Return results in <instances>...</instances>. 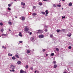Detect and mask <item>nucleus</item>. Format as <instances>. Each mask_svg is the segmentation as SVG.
I'll return each mask as SVG.
<instances>
[{"label":"nucleus","mask_w":73,"mask_h":73,"mask_svg":"<svg viewBox=\"0 0 73 73\" xmlns=\"http://www.w3.org/2000/svg\"><path fill=\"white\" fill-rule=\"evenodd\" d=\"M8 55L10 56V53L8 54Z\"/></svg>","instance_id":"nucleus-51"},{"label":"nucleus","mask_w":73,"mask_h":73,"mask_svg":"<svg viewBox=\"0 0 73 73\" xmlns=\"http://www.w3.org/2000/svg\"><path fill=\"white\" fill-rule=\"evenodd\" d=\"M44 31H45V32H47V31H48V30L47 29H45L44 30Z\"/></svg>","instance_id":"nucleus-33"},{"label":"nucleus","mask_w":73,"mask_h":73,"mask_svg":"<svg viewBox=\"0 0 73 73\" xmlns=\"http://www.w3.org/2000/svg\"><path fill=\"white\" fill-rule=\"evenodd\" d=\"M57 66V65L56 64H54V68H56V67Z\"/></svg>","instance_id":"nucleus-14"},{"label":"nucleus","mask_w":73,"mask_h":73,"mask_svg":"<svg viewBox=\"0 0 73 73\" xmlns=\"http://www.w3.org/2000/svg\"><path fill=\"white\" fill-rule=\"evenodd\" d=\"M12 71L13 72H15V70H12Z\"/></svg>","instance_id":"nucleus-45"},{"label":"nucleus","mask_w":73,"mask_h":73,"mask_svg":"<svg viewBox=\"0 0 73 73\" xmlns=\"http://www.w3.org/2000/svg\"><path fill=\"white\" fill-rule=\"evenodd\" d=\"M62 1H65V0H62Z\"/></svg>","instance_id":"nucleus-55"},{"label":"nucleus","mask_w":73,"mask_h":73,"mask_svg":"<svg viewBox=\"0 0 73 73\" xmlns=\"http://www.w3.org/2000/svg\"><path fill=\"white\" fill-rule=\"evenodd\" d=\"M41 13L43 15H45V13L44 12H42Z\"/></svg>","instance_id":"nucleus-22"},{"label":"nucleus","mask_w":73,"mask_h":73,"mask_svg":"<svg viewBox=\"0 0 73 73\" xmlns=\"http://www.w3.org/2000/svg\"><path fill=\"white\" fill-rule=\"evenodd\" d=\"M10 72H12V70H10Z\"/></svg>","instance_id":"nucleus-60"},{"label":"nucleus","mask_w":73,"mask_h":73,"mask_svg":"<svg viewBox=\"0 0 73 73\" xmlns=\"http://www.w3.org/2000/svg\"><path fill=\"white\" fill-rule=\"evenodd\" d=\"M68 5L69 7H71L72 5V3L71 2L69 3Z\"/></svg>","instance_id":"nucleus-8"},{"label":"nucleus","mask_w":73,"mask_h":73,"mask_svg":"<svg viewBox=\"0 0 73 73\" xmlns=\"http://www.w3.org/2000/svg\"><path fill=\"white\" fill-rule=\"evenodd\" d=\"M29 34H30V35H32V32H30V33H29Z\"/></svg>","instance_id":"nucleus-42"},{"label":"nucleus","mask_w":73,"mask_h":73,"mask_svg":"<svg viewBox=\"0 0 73 73\" xmlns=\"http://www.w3.org/2000/svg\"><path fill=\"white\" fill-rule=\"evenodd\" d=\"M0 25L2 26L3 25V23H0Z\"/></svg>","instance_id":"nucleus-35"},{"label":"nucleus","mask_w":73,"mask_h":73,"mask_svg":"<svg viewBox=\"0 0 73 73\" xmlns=\"http://www.w3.org/2000/svg\"><path fill=\"white\" fill-rule=\"evenodd\" d=\"M67 36L68 37H70L72 36V34L71 33H69L68 34Z\"/></svg>","instance_id":"nucleus-7"},{"label":"nucleus","mask_w":73,"mask_h":73,"mask_svg":"<svg viewBox=\"0 0 73 73\" xmlns=\"http://www.w3.org/2000/svg\"><path fill=\"white\" fill-rule=\"evenodd\" d=\"M62 31H65V29H62Z\"/></svg>","instance_id":"nucleus-36"},{"label":"nucleus","mask_w":73,"mask_h":73,"mask_svg":"<svg viewBox=\"0 0 73 73\" xmlns=\"http://www.w3.org/2000/svg\"><path fill=\"white\" fill-rule=\"evenodd\" d=\"M72 48V47H71V46H69L68 47V49H70Z\"/></svg>","instance_id":"nucleus-29"},{"label":"nucleus","mask_w":73,"mask_h":73,"mask_svg":"<svg viewBox=\"0 0 73 73\" xmlns=\"http://www.w3.org/2000/svg\"><path fill=\"white\" fill-rule=\"evenodd\" d=\"M1 32H3V31H4V29H1Z\"/></svg>","instance_id":"nucleus-39"},{"label":"nucleus","mask_w":73,"mask_h":73,"mask_svg":"<svg viewBox=\"0 0 73 73\" xmlns=\"http://www.w3.org/2000/svg\"><path fill=\"white\" fill-rule=\"evenodd\" d=\"M28 33H29V32H28Z\"/></svg>","instance_id":"nucleus-63"},{"label":"nucleus","mask_w":73,"mask_h":73,"mask_svg":"<svg viewBox=\"0 0 73 73\" xmlns=\"http://www.w3.org/2000/svg\"><path fill=\"white\" fill-rule=\"evenodd\" d=\"M24 72V70H20V73H23Z\"/></svg>","instance_id":"nucleus-13"},{"label":"nucleus","mask_w":73,"mask_h":73,"mask_svg":"<svg viewBox=\"0 0 73 73\" xmlns=\"http://www.w3.org/2000/svg\"><path fill=\"white\" fill-rule=\"evenodd\" d=\"M56 50H57V51H58L59 50V49L58 48H56Z\"/></svg>","instance_id":"nucleus-27"},{"label":"nucleus","mask_w":73,"mask_h":73,"mask_svg":"<svg viewBox=\"0 0 73 73\" xmlns=\"http://www.w3.org/2000/svg\"><path fill=\"white\" fill-rule=\"evenodd\" d=\"M45 16H48V15L47 14H46Z\"/></svg>","instance_id":"nucleus-52"},{"label":"nucleus","mask_w":73,"mask_h":73,"mask_svg":"<svg viewBox=\"0 0 73 73\" xmlns=\"http://www.w3.org/2000/svg\"><path fill=\"white\" fill-rule=\"evenodd\" d=\"M31 40H34V41H35L36 40L33 37H32L31 38Z\"/></svg>","instance_id":"nucleus-9"},{"label":"nucleus","mask_w":73,"mask_h":73,"mask_svg":"<svg viewBox=\"0 0 73 73\" xmlns=\"http://www.w3.org/2000/svg\"><path fill=\"white\" fill-rule=\"evenodd\" d=\"M12 60H16V58H15V57L13 56L12 57Z\"/></svg>","instance_id":"nucleus-15"},{"label":"nucleus","mask_w":73,"mask_h":73,"mask_svg":"<svg viewBox=\"0 0 73 73\" xmlns=\"http://www.w3.org/2000/svg\"><path fill=\"white\" fill-rule=\"evenodd\" d=\"M7 9H8V10H9V11H11V8H9V7H8L7 8Z\"/></svg>","instance_id":"nucleus-30"},{"label":"nucleus","mask_w":73,"mask_h":73,"mask_svg":"<svg viewBox=\"0 0 73 73\" xmlns=\"http://www.w3.org/2000/svg\"><path fill=\"white\" fill-rule=\"evenodd\" d=\"M53 6H54V7H56V5L55 4H54L53 5Z\"/></svg>","instance_id":"nucleus-43"},{"label":"nucleus","mask_w":73,"mask_h":73,"mask_svg":"<svg viewBox=\"0 0 73 73\" xmlns=\"http://www.w3.org/2000/svg\"><path fill=\"white\" fill-rule=\"evenodd\" d=\"M45 50H46L45 49H43L42 50L43 52H44V51H45Z\"/></svg>","instance_id":"nucleus-38"},{"label":"nucleus","mask_w":73,"mask_h":73,"mask_svg":"<svg viewBox=\"0 0 73 73\" xmlns=\"http://www.w3.org/2000/svg\"><path fill=\"white\" fill-rule=\"evenodd\" d=\"M32 15H33V16H36V15H37V14H36V13H33Z\"/></svg>","instance_id":"nucleus-16"},{"label":"nucleus","mask_w":73,"mask_h":73,"mask_svg":"<svg viewBox=\"0 0 73 73\" xmlns=\"http://www.w3.org/2000/svg\"><path fill=\"white\" fill-rule=\"evenodd\" d=\"M21 63V62L20 61H19L17 62V64L18 65H19Z\"/></svg>","instance_id":"nucleus-6"},{"label":"nucleus","mask_w":73,"mask_h":73,"mask_svg":"<svg viewBox=\"0 0 73 73\" xmlns=\"http://www.w3.org/2000/svg\"><path fill=\"white\" fill-rule=\"evenodd\" d=\"M8 23L9 25H12V22H9Z\"/></svg>","instance_id":"nucleus-17"},{"label":"nucleus","mask_w":73,"mask_h":73,"mask_svg":"<svg viewBox=\"0 0 73 73\" xmlns=\"http://www.w3.org/2000/svg\"><path fill=\"white\" fill-rule=\"evenodd\" d=\"M50 37H53L52 38V39H53V38H55L54 37H53V35H50Z\"/></svg>","instance_id":"nucleus-10"},{"label":"nucleus","mask_w":73,"mask_h":73,"mask_svg":"<svg viewBox=\"0 0 73 73\" xmlns=\"http://www.w3.org/2000/svg\"><path fill=\"white\" fill-rule=\"evenodd\" d=\"M57 6L58 7H60L61 6L60 5H58Z\"/></svg>","instance_id":"nucleus-37"},{"label":"nucleus","mask_w":73,"mask_h":73,"mask_svg":"<svg viewBox=\"0 0 73 73\" xmlns=\"http://www.w3.org/2000/svg\"><path fill=\"white\" fill-rule=\"evenodd\" d=\"M39 5H42V3H41V2H39Z\"/></svg>","instance_id":"nucleus-18"},{"label":"nucleus","mask_w":73,"mask_h":73,"mask_svg":"<svg viewBox=\"0 0 73 73\" xmlns=\"http://www.w3.org/2000/svg\"><path fill=\"white\" fill-rule=\"evenodd\" d=\"M10 56H12V54H11Z\"/></svg>","instance_id":"nucleus-53"},{"label":"nucleus","mask_w":73,"mask_h":73,"mask_svg":"<svg viewBox=\"0 0 73 73\" xmlns=\"http://www.w3.org/2000/svg\"><path fill=\"white\" fill-rule=\"evenodd\" d=\"M19 42H20V43H22V42H23V41H19Z\"/></svg>","instance_id":"nucleus-41"},{"label":"nucleus","mask_w":73,"mask_h":73,"mask_svg":"<svg viewBox=\"0 0 73 73\" xmlns=\"http://www.w3.org/2000/svg\"><path fill=\"white\" fill-rule=\"evenodd\" d=\"M36 32L38 33H42L43 32V31L39 30L36 31Z\"/></svg>","instance_id":"nucleus-1"},{"label":"nucleus","mask_w":73,"mask_h":73,"mask_svg":"<svg viewBox=\"0 0 73 73\" xmlns=\"http://www.w3.org/2000/svg\"><path fill=\"white\" fill-rule=\"evenodd\" d=\"M36 8V7L35 6H34L33 7V9H35V8Z\"/></svg>","instance_id":"nucleus-34"},{"label":"nucleus","mask_w":73,"mask_h":73,"mask_svg":"<svg viewBox=\"0 0 73 73\" xmlns=\"http://www.w3.org/2000/svg\"><path fill=\"white\" fill-rule=\"evenodd\" d=\"M56 61H53V63L54 64H55V63H56Z\"/></svg>","instance_id":"nucleus-40"},{"label":"nucleus","mask_w":73,"mask_h":73,"mask_svg":"<svg viewBox=\"0 0 73 73\" xmlns=\"http://www.w3.org/2000/svg\"><path fill=\"white\" fill-rule=\"evenodd\" d=\"M25 8V7H23V8Z\"/></svg>","instance_id":"nucleus-58"},{"label":"nucleus","mask_w":73,"mask_h":73,"mask_svg":"<svg viewBox=\"0 0 73 73\" xmlns=\"http://www.w3.org/2000/svg\"><path fill=\"white\" fill-rule=\"evenodd\" d=\"M2 35L3 36H7V34H2Z\"/></svg>","instance_id":"nucleus-12"},{"label":"nucleus","mask_w":73,"mask_h":73,"mask_svg":"<svg viewBox=\"0 0 73 73\" xmlns=\"http://www.w3.org/2000/svg\"><path fill=\"white\" fill-rule=\"evenodd\" d=\"M26 73V72H25V73Z\"/></svg>","instance_id":"nucleus-61"},{"label":"nucleus","mask_w":73,"mask_h":73,"mask_svg":"<svg viewBox=\"0 0 73 73\" xmlns=\"http://www.w3.org/2000/svg\"><path fill=\"white\" fill-rule=\"evenodd\" d=\"M8 6L9 7H11V4H8Z\"/></svg>","instance_id":"nucleus-31"},{"label":"nucleus","mask_w":73,"mask_h":73,"mask_svg":"<svg viewBox=\"0 0 73 73\" xmlns=\"http://www.w3.org/2000/svg\"><path fill=\"white\" fill-rule=\"evenodd\" d=\"M21 5H23L24 6V5H25V3H23V2H21Z\"/></svg>","instance_id":"nucleus-11"},{"label":"nucleus","mask_w":73,"mask_h":73,"mask_svg":"<svg viewBox=\"0 0 73 73\" xmlns=\"http://www.w3.org/2000/svg\"><path fill=\"white\" fill-rule=\"evenodd\" d=\"M37 72V73H39V72H38V71H37V72Z\"/></svg>","instance_id":"nucleus-49"},{"label":"nucleus","mask_w":73,"mask_h":73,"mask_svg":"<svg viewBox=\"0 0 73 73\" xmlns=\"http://www.w3.org/2000/svg\"><path fill=\"white\" fill-rule=\"evenodd\" d=\"M11 68V69H14L15 68V66L12 65H10Z\"/></svg>","instance_id":"nucleus-2"},{"label":"nucleus","mask_w":73,"mask_h":73,"mask_svg":"<svg viewBox=\"0 0 73 73\" xmlns=\"http://www.w3.org/2000/svg\"><path fill=\"white\" fill-rule=\"evenodd\" d=\"M62 19H65V16H62Z\"/></svg>","instance_id":"nucleus-32"},{"label":"nucleus","mask_w":73,"mask_h":73,"mask_svg":"<svg viewBox=\"0 0 73 73\" xmlns=\"http://www.w3.org/2000/svg\"><path fill=\"white\" fill-rule=\"evenodd\" d=\"M25 29L24 31H25V32H28L29 31V29L27 28V27H25Z\"/></svg>","instance_id":"nucleus-3"},{"label":"nucleus","mask_w":73,"mask_h":73,"mask_svg":"<svg viewBox=\"0 0 73 73\" xmlns=\"http://www.w3.org/2000/svg\"><path fill=\"white\" fill-rule=\"evenodd\" d=\"M0 37H1V36L0 35Z\"/></svg>","instance_id":"nucleus-64"},{"label":"nucleus","mask_w":73,"mask_h":73,"mask_svg":"<svg viewBox=\"0 0 73 73\" xmlns=\"http://www.w3.org/2000/svg\"><path fill=\"white\" fill-rule=\"evenodd\" d=\"M39 38H43L44 37V35H40L39 36Z\"/></svg>","instance_id":"nucleus-5"},{"label":"nucleus","mask_w":73,"mask_h":73,"mask_svg":"<svg viewBox=\"0 0 73 73\" xmlns=\"http://www.w3.org/2000/svg\"><path fill=\"white\" fill-rule=\"evenodd\" d=\"M4 49H7V47H4Z\"/></svg>","instance_id":"nucleus-47"},{"label":"nucleus","mask_w":73,"mask_h":73,"mask_svg":"<svg viewBox=\"0 0 73 73\" xmlns=\"http://www.w3.org/2000/svg\"><path fill=\"white\" fill-rule=\"evenodd\" d=\"M19 34H20V35H21V32H19Z\"/></svg>","instance_id":"nucleus-48"},{"label":"nucleus","mask_w":73,"mask_h":73,"mask_svg":"<svg viewBox=\"0 0 73 73\" xmlns=\"http://www.w3.org/2000/svg\"><path fill=\"white\" fill-rule=\"evenodd\" d=\"M30 69H31V70H33V67H31L30 68Z\"/></svg>","instance_id":"nucleus-25"},{"label":"nucleus","mask_w":73,"mask_h":73,"mask_svg":"<svg viewBox=\"0 0 73 73\" xmlns=\"http://www.w3.org/2000/svg\"><path fill=\"white\" fill-rule=\"evenodd\" d=\"M54 53H52L51 54V56H54Z\"/></svg>","instance_id":"nucleus-23"},{"label":"nucleus","mask_w":73,"mask_h":73,"mask_svg":"<svg viewBox=\"0 0 73 73\" xmlns=\"http://www.w3.org/2000/svg\"><path fill=\"white\" fill-rule=\"evenodd\" d=\"M9 31H11L10 30V29H9Z\"/></svg>","instance_id":"nucleus-57"},{"label":"nucleus","mask_w":73,"mask_h":73,"mask_svg":"<svg viewBox=\"0 0 73 73\" xmlns=\"http://www.w3.org/2000/svg\"><path fill=\"white\" fill-rule=\"evenodd\" d=\"M43 1H47V0H43Z\"/></svg>","instance_id":"nucleus-46"},{"label":"nucleus","mask_w":73,"mask_h":73,"mask_svg":"<svg viewBox=\"0 0 73 73\" xmlns=\"http://www.w3.org/2000/svg\"><path fill=\"white\" fill-rule=\"evenodd\" d=\"M25 68L26 69H28V66L26 65L25 67Z\"/></svg>","instance_id":"nucleus-24"},{"label":"nucleus","mask_w":73,"mask_h":73,"mask_svg":"<svg viewBox=\"0 0 73 73\" xmlns=\"http://www.w3.org/2000/svg\"><path fill=\"white\" fill-rule=\"evenodd\" d=\"M63 9V8H62V9Z\"/></svg>","instance_id":"nucleus-62"},{"label":"nucleus","mask_w":73,"mask_h":73,"mask_svg":"<svg viewBox=\"0 0 73 73\" xmlns=\"http://www.w3.org/2000/svg\"><path fill=\"white\" fill-rule=\"evenodd\" d=\"M19 36H20V37H22V36H23V35H22L20 34H19Z\"/></svg>","instance_id":"nucleus-26"},{"label":"nucleus","mask_w":73,"mask_h":73,"mask_svg":"<svg viewBox=\"0 0 73 73\" xmlns=\"http://www.w3.org/2000/svg\"><path fill=\"white\" fill-rule=\"evenodd\" d=\"M36 72H37V70H36L35 71V73H36Z\"/></svg>","instance_id":"nucleus-50"},{"label":"nucleus","mask_w":73,"mask_h":73,"mask_svg":"<svg viewBox=\"0 0 73 73\" xmlns=\"http://www.w3.org/2000/svg\"><path fill=\"white\" fill-rule=\"evenodd\" d=\"M4 46H2V47L3 48H4Z\"/></svg>","instance_id":"nucleus-59"},{"label":"nucleus","mask_w":73,"mask_h":73,"mask_svg":"<svg viewBox=\"0 0 73 73\" xmlns=\"http://www.w3.org/2000/svg\"><path fill=\"white\" fill-rule=\"evenodd\" d=\"M15 18L16 19H17V17L16 16V17H15Z\"/></svg>","instance_id":"nucleus-56"},{"label":"nucleus","mask_w":73,"mask_h":73,"mask_svg":"<svg viewBox=\"0 0 73 73\" xmlns=\"http://www.w3.org/2000/svg\"><path fill=\"white\" fill-rule=\"evenodd\" d=\"M15 56L17 57V58H19V55H15Z\"/></svg>","instance_id":"nucleus-20"},{"label":"nucleus","mask_w":73,"mask_h":73,"mask_svg":"<svg viewBox=\"0 0 73 73\" xmlns=\"http://www.w3.org/2000/svg\"><path fill=\"white\" fill-rule=\"evenodd\" d=\"M30 52H31L28 50H27V52L28 53H30Z\"/></svg>","instance_id":"nucleus-28"},{"label":"nucleus","mask_w":73,"mask_h":73,"mask_svg":"<svg viewBox=\"0 0 73 73\" xmlns=\"http://www.w3.org/2000/svg\"><path fill=\"white\" fill-rule=\"evenodd\" d=\"M20 19L21 20H25V17H21V18H20Z\"/></svg>","instance_id":"nucleus-4"},{"label":"nucleus","mask_w":73,"mask_h":73,"mask_svg":"<svg viewBox=\"0 0 73 73\" xmlns=\"http://www.w3.org/2000/svg\"><path fill=\"white\" fill-rule=\"evenodd\" d=\"M48 10H46L45 11V12H46V14L47 15L48 14Z\"/></svg>","instance_id":"nucleus-19"},{"label":"nucleus","mask_w":73,"mask_h":73,"mask_svg":"<svg viewBox=\"0 0 73 73\" xmlns=\"http://www.w3.org/2000/svg\"><path fill=\"white\" fill-rule=\"evenodd\" d=\"M61 30H57L56 31L58 33V32H60V31Z\"/></svg>","instance_id":"nucleus-21"},{"label":"nucleus","mask_w":73,"mask_h":73,"mask_svg":"<svg viewBox=\"0 0 73 73\" xmlns=\"http://www.w3.org/2000/svg\"><path fill=\"white\" fill-rule=\"evenodd\" d=\"M63 73H66V72H64Z\"/></svg>","instance_id":"nucleus-54"},{"label":"nucleus","mask_w":73,"mask_h":73,"mask_svg":"<svg viewBox=\"0 0 73 73\" xmlns=\"http://www.w3.org/2000/svg\"><path fill=\"white\" fill-rule=\"evenodd\" d=\"M46 56L47 57L48 56V54H46Z\"/></svg>","instance_id":"nucleus-44"}]
</instances>
